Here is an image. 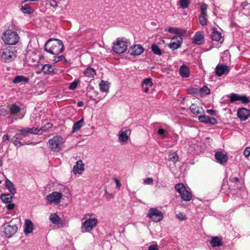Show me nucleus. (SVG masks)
<instances>
[{
  "label": "nucleus",
  "mask_w": 250,
  "mask_h": 250,
  "mask_svg": "<svg viewBox=\"0 0 250 250\" xmlns=\"http://www.w3.org/2000/svg\"><path fill=\"white\" fill-rule=\"evenodd\" d=\"M44 49L51 54L57 55L63 51L64 46L60 40L49 39L45 44Z\"/></svg>",
  "instance_id": "nucleus-1"
},
{
  "label": "nucleus",
  "mask_w": 250,
  "mask_h": 250,
  "mask_svg": "<svg viewBox=\"0 0 250 250\" xmlns=\"http://www.w3.org/2000/svg\"><path fill=\"white\" fill-rule=\"evenodd\" d=\"M17 57V51L14 47L8 46L0 49V60L3 62L9 63Z\"/></svg>",
  "instance_id": "nucleus-2"
},
{
  "label": "nucleus",
  "mask_w": 250,
  "mask_h": 250,
  "mask_svg": "<svg viewBox=\"0 0 250 250\" xmlns=\"http://www.w3.org/2000/svg\"><path fill=\"white\" fill-rule=\"evenodd\" d=\"M93 216L94 214L92 213H87L84 215L83 219L85 221L82 223L81 227L83 232H89L97 226L98 219L96 217H91Z\"/></svg>",
  "instance_id": "nucleus-3"
},
{
  "label": "nucleus",
  "mask_w": 250,
  "mask_h": 250,
  "mask_svg": "<svg viewBox=\"0 0 250 250\" xmlns=\"http://www.w3.org/2000/svg\"><path fill=\"white\" fill-rule=\"evenodd\" d=\"M1 38L5 43L14 45L18 42L20 37L16 32L8 29L2 33Z\"/></svg>",
  "instance_id": "nucleus-4"
},
{
  "label": "nucleus",
  "mask_w": 250,
  "mask_h": 250,
  "mask_svg": "<svg viewBox=\"0 0 250 250\" xmlns=\"http://www.w3.org/2000/svg\"><path fill=\"white\" fill-rule=\"evenodd\" d=\"M63 143L62 138L57 135L49 140L48 146L51 150L59 152L62 150Z\"/></svg>",
  "instance_id": "nucleus-5"
},
{
  "label": "nucleus",
  "mask_w": 250,
  "mask_h": 250,
  "mask_svg": "<svg viewBox=\"0 0 250 250\" xmlns=\"http://www.w3.org/2000/svg\"><path fill=\"white\" fill-rule=\"evenodd\" d=\"M176 191L179 193L181 198L185 201H189L192 199L191 192L187 189L183 183H179L175 186Z\"/></svg>",
  "instance_id": "nucleus-6"
},
{
  "label": "nucleus",
  "mask_w": 250,
  "mask_h": 250,
  "mask_svg": "<svg viewBox=\"0 0 250 250\" xmlns=\"http://www.w3.org/2000/svg\"><path fill=\"white\" fill-rule=\"evenodd\" d=\"M147 216L155 222H159L164 218V215L162 211L155 208H152L149 209Z\"/></svg>",
  "instance_id": "nucleus-7"
},
{
  "label": "nucleus",
  "mask_w": 250,
  "mask_h": 250,
  "mask_svg": "<svg viewBox=\"0 0 250 250\" xmlns=\"http://www.w3.org/2000/svg\"><path fill=\"white\" fill-rule=\"evenodd\" d=\"M9 109L11 115L16 120L22 119L25 115V111L15 104H12L10 105L9 106Z\"/></svg>",
  "instance_id": "nucleus-8"
},
{
  "label": "nucleus",
  "mask_w": 250,
  "mask_h": 250,
  "mask_svg": "<svg viewBox=\"0 0 250 250\" xmlns=\"http://www.w3.org/2000/svg\"><path fill=\"white\" fill-rule=\"evenodd\" d=\"M2 227L5 236L8 238L13 236L18 229L17 226L15 224H12L11 222L4 224Z\"/></svg>",
  "instance_id": "nucleus-9"
},
{
  "label": "nucleus",
  "mask_w": 250,
  "mask_h": 250,
  "mask_svg": "<svg viewBox=\"0 0 250 250\" xmlns=\"http://www.w3.org/2000/svg\"><path fill=\"white\" fill-rule=\"evenodd\" d=\"M127 42L123 40H118L113 44L112 49L118 54H122L125 53L127 48Z\"/></svg>",
  "instance_id": "nucleus-10"
},
{
  "label": "nucleus",
  "mask_w": 250,
  "mask_h": 250,
  "mask_svg": "<svg viewBox=\"0 0 250 250\" xmlns=\"http://www.w3.org/2000/svg\"><path fill=\"white\" fill-rule=\"evenodd\" d=\"M131 129L128 127L122 128L118 133V140L123 144H126L130 138Z\"/></svg>",
  "instance_id": "nucleus-11"
},
{
  "label": "nucleus",
  "mask_w": 250,
  "mask_h": 250,
  "mask_svg": "<svg viewBox=\"0 0 250 250\" xmlns=\"http://www.w3.org/2000/svg\"><path fill=\"white\" fill-rule=\"evenodd\" d=\"M62 197V195L61 193L53 191L46 196V199L50 204H58L60 203Z\"/></svg>",
  "instance_id": "nucleus-12"
},
{
  "label": "nucleus",
  "mask_w": 250,
  "mask_h": 250,
  "mask_svg": "<svg viewBox=\"0 0 250 250\" xmlns=\"http://www.w3.org/2000/svg\"><path fill=\"white\" fill-rule=\"evenodd\" d=\"M182 36V35H177L172 37L171 42L168 45V47L172 50H175L181 47L183 42Z\"/></svg>",
  "instance_id": "nucleus-13"
},
{
  "label": "nucleus",
  "mask_w": 250,
  "mask_h": 250,
  "mask_svg": "<svg viewBox=\"0 0 250 250\" xmlns=\"http://www.w3.org/2000/svg\"><path fill=\"white\" fill-rule=\"evenodd\" d=\"M237 115L241 121H246L250 116V110L242 107L238 110Z\"/></svg>",
  "instance_id": "nucleus-14"
},
{
  "label": "nucleus",
  "mask_w": 250,
  "mask_h": 250,
  "mask_svg": "<svg viewBox=\"0 0 250 250\" xmlns=\"http://www.w3.org/2000/svg\"><path fill=\"white\" fill-rule=\"evenodd\" d=\"M215 158L218 163L223 165L226 164L228 160L227 155L222 151L216 152L215 154Z\"/></svg>",
  "instance_id": "nucleus-15"
},
{
  "label": "nucleus",
  "mask_w": 250,
  "mask_h": 250,
  "mask_svg": "<svg viewBox=\"0 0 250 250\" xmlns=\"http://www.w3.org/2000/svg\"><path fill=\"white\" fill-rule=\"evenodd\" d=\"M215 72L217 76H221L229 72L228 67L225 64L219 63L216 67Z\"/></svg>",
  "instance_id": "nucleus-16"
},
{
  "label": "nucleus",
  "mask_w": 250,
  "mask_h": 250,
  "mask_svg": "<svg viewBox=\"0 0 250 250\" xmlns=\"http://www.w3.org/2000/svg\"><path fill=\"white\" fill-rule=\"evenodd\" d=\"M198 120L201 123L205 124H209L211 125H215L217 123V120L213 117H210L207 115L199 116Z\"/></svg>",
  "instance_id": "nucleus-17"
},
{
  "label": "nucleus",
  "mask_w": 250,
  "mask_h": 250,
  "mask_svg": "<svg viewBox=\"0 0 250 250\" xmlns=\"http://www.w3.org/2000/svg\"><path fill=\"white\" fill-rule=\"evenodd\" d=\"M144 51L143 47L140 44L134 45L132 46L129 52L131 55H139L141 54Z\"/></svg>",
  "instance_id": "nucleus-18"
},
{
  "label": "nucleus",
  "mask_w": 250,
  "mask_h": 250,
  "mask_svg": "<svg viewBox=\"0 0 250 250\" xmlns=\"http://www.w3.org/2000/svg\"><path fill=\"white\" fill-rule=\"evenodd\" d=\"M74 174H82L84 171V164L82 160L78 161L74 166L73 169Z\"/></svg>",
  "instance_id": "nucleus-19"
},
{
  "label": "nucleus",
  "mask_w": 250,
  "mask_h": 250,
  "mask_svg": "<svg viewBox=\"0 0 250 250\" xmlns=\"http://www.w3.org/2000/svg\"><path fill=\"white\" fill-rule=\"evenodd\" d=\"M33 229V224L30 220H25L24 224V232L25 234L31 233Z\"/></svg>",
  "instance_id": "nucleus-20"
},
{
  "label": "nucleus",
  "mask_w": 250,
  "mask_h": 250,
  "mask_svg": "<svg viewBox=\"0 0 250 250\" xmlns=\"http://www.w3.org/2000/svg\"><path fill=\"white\" fill-rule=\"evenodd\" d=\"M204 42L203 34L200 32H197L193 38V42L196 44H202Z\"/></svg>",
  "instance_id": "nucleus-21"
},
{
  "label": "nucleus",
  "mask_w": 250,
  "mask_h": 250,
  "mask_svg": "<svg viewBox=\"0 0 250 250\" xmlns=\"http://www.w3.org/2000/svg\"><path fill=\"white\" fill-rule=\"evenodd\" d=\"M56 70V67L50 64H44L42 68V71L44 74L53 73Z\"/></svg>",
  "instance_id": "nucleus-22"
},
{
  "label": "nucleus",
  "mask_w": 250,
  "mask_h": 250,
  "mask_svg": "<svg viewBox=\"0 0 250 250\" xmlns=\"http://www.w3.org/2000/svg\"><path fill=\"white\" fill-rule=\"evenodd\" d=\"M153 83L151 79L150 78L144 79L142 83V87L144 88V92L147 93L149 91V87L152 86Z\"/></svg>",
  "instance_id": "nucleus-23"
},
{
  "label": "nucleus",
  "mask_w": 250,
  "mask_h": 250,
  "mask_svg": "<svg viewBox=\"0 0 250 250\" xmlns=\"http://www.w3.org/2000/svg\"><path fill=\"white\" fill-rule=\"evenodd\" d=\"M189 108L192 113L195 115H198L204 113V110L201 106H198L194 104L190 105Z\"/></svg>",
  "instance_id": "nucleus-24"
},
{
  "label": "nucleus",
  "mask_w": 250,
  "mask_h": 250,
  "mask_svg": "<svg viewBox=\"0 0 250 250\" xmlns=\"http://www.w3.org/2000/svg\"><path fill=\"white\" fill-rule=\"evenodd\" d=\"M49 220L53 224L62 225V220L57 213H51L49 216Z\"/></svg>",
  "instance_id": "nucleus-25"
},
{
  "label": "nucleus",
  "mask_w": 250,
  "mask_h": 250,
  "mask_svg": "<svg viewBox=\"0 0 250 250\" xmlns=\"http://www.w3.org/2000/svg\"><path fill=\"white\" fill-rule=\"evenodd\" d=\"M29 79L28 77H24L22 75H17L13 80V83H27L29 82Z\"/></svg>",
  "instance_id": "nucleus-26"
},
{
  "label": "nucleus",
  "mask_w": 250,
  "mask_h": 250,
  "mask_svg": "<svg viewBox=\"0 0 250 250\" xmlns=\"http://www.w3.org/2000/svg\"><path fill=\"white\" fill-rule=\"evenodd\" d=\"M179 74L182 77H188L189 75L188 67L185 65H182L179 69Z\"/></svg>",
  "instance_id": "nucleus-27"
},
{
  "label": "nucleus",
  "mask_w": 250,
  "mask_h": 250,
  "mask_svg": "<svg viewBox=\"0 0 250 250\" xmlns=\"http://www.w3.org/2000/svg\"><path fill=\"white\" fill-rule=\"evenodd\" d=\"M211 37L212 40L219 42L222 39V33L218 31L213 30L211 33Z\"/></svg>",
  "instance_id": "nucleus-28"
},
{
  "label": "nucleus",
  "mask_w": 250,
  "mask_h": 250,
  "mask_svg": "<svg viewBox=\"0 0 250 250\" xmlns=\"http://www.w3.org/2000/svg\"><path fill=\"white\" fill-rule=\"evenodd\" d=\"M83 124H84L83 118H82L79 121L75 122L74 124V125L73 126L72 132H75L78 131L83 125Z\"/></svg>",
  "instance_id": "nucleus-29"
},
{
  "label": "nucleus",
  "mask_w": 250,
  "mask_h": 250,
  "mask_svg": "<svg viewBox=\"0 0 250 250\" xmlns=\"http://www.w3.org/2000/svg\"><path fill=\"white\" fill-rule=\"evenodd\" d=\"M107 81H102L100 83V90L102 92H108L109 91V85Z\"/></svg>",
  "instance_id": "nucleus-30"
},
{
  "label": "nucleus",
  "mask_w": 250,
  "mask_h": 250,
  "mask_svg": "<svg viewBox=\"0 0 250 250\" xmlns=\"http://www.w3.org/2000/svg\"><path fill=\"white\" fill-rule=\"evenodd\" d=\"M179 156L176 152H173L170 153L168 156V160L172 162L173 163L175 164L179 161Z\"/></svg>",
  "instance_id": "nucleus-31"
},
{
  "label": "nucleus",
  "mask_w": 250,
  "mask_h": 250,
  "mask_svg": "<svg viewBox=\"0 0 250 250\" xmlns=\"http://www.w3.org/2000/svg\"><path fill=\"white\" fill-rule=\"evenodd\" d=\"M23 133H25L26 132L27 134L31 133L33 134H37L38 133H40V130L38 128L32 127V128H23L22 131Z\"/></svg>",
  "instance_id": "nucleus-32"
},
{
  "label": "nucleus",
  "mask_w": 250,
  "mask_h": 250,
  "mask_svg": "<svg viewBox=\"0 0 250 250\" xmlns=\"http://www.w3.org/2000/svg\"><path fill=\"white\" fill-rule=\"evenodd\" d=\"M5 185L12 194L14 195L16 193V190L12 182L9 180H6Z\"/></svg>",
  "instance_id": "nucleus-33"
},
{
  "label": "nucleus",
  "mask_w": 250,
  "mask_h": 250,
  "mask_svg": "<svg viewBox=\"0 0 250 250\" xmlns=\"http://www.w3.org/2000/svg\"><path fill=\"white\" fill-rule=\"evenodd\" d=\"M199 21L201 25L204 26L207 24L208 15L207 14H200L199 16Z\"/></svg>",
  "instance_id": "nucleus-34"
},
{
  "label": "nucleus",
  "mask_w": 250,
  "mask_h": 250,
  "mask_svg": "<svg viewBox=\"0 0 250 250\" xmlns=\"http://www.w3.org/2000/svg\"><path fill=\"white\" fill-rule=\"evenodd\" d=\"M210 243L213 247H219L222 245L221 240L216 236L212 238Z\"/></svg>",
  "instance_id": "nucleus-35"
},
{
  "label": "nucleus",
  "mask_w": 250,
  "mask_h": 250,
  "mask_svg": "<svg viewBox=\"0 0 250 250\" xmlns=\"http://www.w3.org/2000/svg\"><path fill=\"white\" fill-rule=\"evenodd\" d=\"M84 74L86 77H93L96 74V71L94 68L89 67L85 69Z\"/></svg>",
  "instance_id": "nucleus-36"
},
{
  "label": "nucleus",
  "mask_w": 250,
  "mask_h": 250,
  "mask_svg": "<svg viewBox=\"0 0 250 250\" xmlns=\"http://www.w3.org/2000/svg\"><path fill=\"white\" fill-rule=\"evenodd\" d=\"M19 136V135H15L12 139L14 144L15 146L18 147H20L25 145L24 143H22L21 142V137H20Z\"/></svg>",
  "instance_id": "nucleus-37"
},
{
  "label": "nucleus",
  "mask_w": 250,
  "mask_h": 250,
  "mask_svg": "<svg viewBox=\"0 0 250 250\" xmlns=\"http://www.w3.org/2000/svg\"><path fill=\"white\" fill-rule=\"evenodd\" d=\"M199 94L201 96H204L210 94V90L207 86H204L202 88L199 89Z\"/></svg>",
  "instance_id": "nucleus-38"
},
{
  "label": "nucleus",
  "mask_w": 250,
  "mask_h": 250,
  "mask_svg": "<svg viewBox=\"0 0 250 250\" xmlns=\"http://www.w3.org/2000/svg\"><path fill=\"white\" fill-rule=\"evenodd\" d=\"M157 134L162 138H166L168 135V132L162 128H159L158 129Z\"/></svg>",
  "instance_id": "nucleus-39"
},
{
  "label": "nucleus",
  "mask_w": 250,
  "mask_h": 250,
  "mask_svg": "<svg viewBox=\"0 0 250 250\" xmlns=\"http://www.w3.org/2000/svg\"><path fill=\"white\" fill-rule=\"evenodd\" d=\"M151 50L156 55L160 56L162 55V51L157 44H153L151 46Z\"/></svg>",
  "instance_id": "nucleus-40"
},
{
  "label": "nucleus",
  "mask_w": 250,
  "mask_h": 250,
  "mask_svg": "<svg viewBox=\"0 0 250 250\" xmlns=\"http://www.w3.org/2000/svg\"><path fill=\"white\" fill-rule=\"evenodd\" d=\"M12 196L9 194H2L0 196V198L2 202L8 203H10L11 201Z\"/></svg>",
  "instance_id": "nucleus-41"
},
{
  "label": "nucleus",
  "mask_w": 250,
  "mask_h": 250,
  "mask_svg": "<svg viewBox=\"0 0 250 250\" xmlns=\"http://www.w3.org/2000/svg\"><path fill=\"white\" fill-rule=\"evenodd\" d=\"M21 11L24 14H31L33 12V9L27 5L21 6Z\"/></svg>",
  "instance_id": "nucleus-42"
},
{
  "label": "nucleus",
  "mask_w": 250,
  "mask_h": 250,
  "mask_svg": "<svg viewBox=\"0 0 250 250\" xmlns=\"http://www.w3.org/2000/svg\"><path fill=\"white\" fill-rule=\"evenodd\" d=\"M165 31H168L170 33H175V34H176V35H181V34L180 32V30L178 28H175V27H170L166 28L165 29Z\"/></svg>",
  "instance_id": "nucleus-43"
},
{
  "label": "nucleus",
  "mask_w": 250,
  "mask_h": 250,
  "mask_svg": "<svg viewBox=\"0 0 250 250\" xmlns=\"http://www.w3.org/2000/svg\"><path fill=\"white\" fill-rule=\"evenodd\" d=\"M60 61L66 62L65 58L63 55L56 56L54 57V59L52 60L53 63H56Z\"/></svg>",
  "instance_id": "nucleus-44"
},
{
  "label": "nucleus",
  "mask_w": 250,
  "mask_h": 250,
  "mask_svg": "<svg viewBox=\"0 0 250 250\" xmlns=\"http://www.w3.org/2000/svg\"><path fill=\"white\" fill-rule=\"evenodd\" d=\"M240 95L233 93L230 96V102L232 103L235 102L240 101Z\"/></svg>",
  "instance_id": "nucleus-45"
},
{
  "label": "nucleus",
  "mask_w": 250,
  "mask_h": 250,
  "mask_svg": "<svg viewBox=\"0 0 250 250\" xmlns=\"http://www.w3.org/2000/svg\"><path fill=\"white\" fill-rule=\"evenodd\" d=\"M179 3L181 7L186 8L188 6L189 0H180Z\"/></svg>",
  "instance_id": "nucleus-46"
},
{
  "label": "nucleus",
  "mask_w": 250,
  "mask_h": 250,
  "mask_svg": "<svg viewBox=\"0 0 250 250\" xmlns=\"http://www.w3.org/2000/svg\"><path fill=\"white\" fill-rule=\"evenodd\" d=\"M52 127V124L50 123L46 124L43 126L39 130H40V133H42L43 132L46 131L48 129Z\"/></svg>",
  "instance_id": "nucleus-47"
},
{
  "label": "nucleus",
  "mask_w": 250,
  "mask_h": 250,
  "mask_svg": "<svg viewBox=\"0 0 250 250\" xmlns=\"http://www.w3.org/2000/svg\"><path fill=\"white\" fill-rule=\"evenodd\" d=\"M240 101H241L243 104H248L250 102V100L246 96L240 95Z\"/></svg>",
  "instance_id": "nucleus-48"
},
{
  "label": "nucleus",
  "mask_w": 250,
  "mask_h": 250,
  "mask_svg": "<svg viewBox=\"0 0 250 250\" xmlns=\"http://www.w3.org/2000/svg\"><path fill=\"white\" fill-rule=\"evenodd\" d=\"M207 5L206 4H202L200 6L201 13L207 14Z\"/></svg>",
  "instance_id": "nucleus-49"
},
{
  "label": "nucleus",
  "mask_w": 250,
  "mask_h": 250,
  "mask_svg": "<svg viewBox=\"0 0 250 250\" xmlns=\"http://www.w3.org/2000/svg\"><path fill=\"white\" fill-rule=\"evenodd\" d=\"M188 92L190 94H196L199 93V89L197 88H190L188 89Z\"/></svg>",
  "instance_id": "nucleus-50"
},
{
  "label": "nucleus",
  "mask_w": 250,
  "mask_h": 250,
  "mask_svg": "<svg viewBox=\"0 0 250 250\" xmlns=\"http://www.w3.org/2000/svg\"><path fill=\"white\" fill-rule=\"evenodd\" d=\"M78 83V82H77L76 81L72 82L71 83H70L69 86V89L74 90L75 89H76V87H77Z\"/></svg>",
  "instance_id": "nucleus-51"
},
{
  "label": "nucleus",
  "mask_w": 250,
  "mask_h": 250,
  "mask_svg": "<svg viewBox=\"0 0 250 250\" xmlns=\"http://www.w3.org/2000/svg\"><path fill=\"white\" fill-rule=\"evenodd\" d=\"M243 154L244 156L248 158L249 156H250V147H247L246 148V149L244 150L243 152Z\"/></svg>",
  "instance_id": "nucleus-52"
},
{
  "label": "nucleus",
  "mask_w": 250,
  "mask_h": 250,
  "mask_svg": "<svg viewBox=\"0 0 250 250\" xmlns=\"http://www.w3.org/2000/svg\"><path fill=\"white\" fill-rule=\"evenodd\" d=\"M8 114V111L3 107H0V115L6 116Z\"/></svg>",
  "instance_id": "nucleus-53"
},
{
  "label": "nucleus",
  "mask_w": 250,
  "mask_h": 250,
  "mask_svg": "<svg viewBox=\"0 0 250 250\" xmlns=\"http://www.w3.org/2000/svg\"><path fill=\"white\" fill-rule=\"evenodd\" d=\"M153 182V180L152 178H147L144 180V183L146 185H150Z\"/></svg>",
  "instance_id": "nucleus-54"
},
{
  "label": "nucleus",
  "mask_w": 250,
  "mask_h": 250,
  "mask_svg": "<svg viewBox=\"0 0 250 250\" xmlns=\"http://www.w3.org/2000/svg\"><path fill=\"white\" fill-rule=\"evenodd\" d=\"M148 250H159L157 244L151 245L148 247Z\"/></svg>",
  "instance_id": "nucleus-55"
},
{
  "label": "nucleus",
  "mask_w": 250,
  "mask_h": 250,
  "mask_svg": "<svg viewBox=\"0 0 250 250\" xmlns=\"http://www.w3.org/2000/svg\"><path fill=\"white\" fill-rule=\"evenodd\" d=\"M22 130H23V129H20V130H19L20 133H17V134H16V135H19V136L20 137H21V140L23 138H24V137H26V135H27V133H26V132H25V133H23V132H22Z\"/></svg>",
  "instance_id": "nucleus-56"
},
{
  "label": "nucleus",
  "mask_w": 250,
  "mask_h": 250,
  "mask_svg": "<svg viewBox=\"0 0 250 250\" xmlns=\"http://www.w3.org/2000/svg\"><path fill=\"white\" fill-rule=\"evenodd\" d=\"M49 5L54 8L57 7L58 6V4L56 1L54 0H50L49 1Z\"/></svg>",
  "instance_id": "nucleus-57"
},
{
  "label": "nucleus",
  "mask_w": 250,
  "mask_h": 250,
  "mask_svg": "<svg viewBox=\"0 0 250 250\" xmlns=\"http://www.w3.org/2000/svg\"><path fill=\"white\" fill-rule=\"evenodd\" d=\"M176 217L177 218L181 220H184L186 219L185 215L182 213H179L176 215Z\"/></svg>",
  "instance_id": "nucleus-58"
},
{
  "label": "nucleus",
  "mask_w": 250,
  "mask_h": 250,
  "mask_svg": "<svg viewBox=\"0 0 250 250\" xmlns=\"http://www.w3.org/2000/svg\"><path fill=\"white\" fill-rule=\"evenodd\" d=\"M114 181L116 182L117 187L119 189L121 187V184L120 181L118 179H116V178L114 179Z\"/></svg>",
  "instance_id": "nucleus-59"
},
{
  "label": "nucleus",
  "mask_w": 250,
  "mask_h": 250,
  "mask_svg": "<svg viewBox=\"0 0 250 250\" xmlns=\"http://www.w3.org/2000/svg\"><path fill=\"white\" fill-rule=\"evenodd\" d=\"M15 207V205L13 204H9L6 206V208L8 210H11L13 209Z\"/></svg>",
  "instance_id": "nucleus-60"
},
{
  "label": "nucleus",
  "mask_w": 250,
  "mask_h": 250,
  "mask_svg": "<svg viewBox=\"0 0 250 250\" xmlns=\"http://www.w3.org/2000/svg\"><path fill=\"white\" fill-rule=\"evenodd\" d=\"M207 112L211 115H216L215 110H214L213 109H208L207 110Z\"/></svg>",
  "instance_id": "nucleus-61"
},
{
  "label": "nucleus",
  "mask_w": 250,
  "mask_h": 250,
  "mask_svg": "<svg viewBox=\"0 0 250 250\" xmlns=\"http://www.w3.org/2000/svg\"><path fill=\"white\" fill-rule=\"evenodd\" d=\"M9 139V136L7 135H4L2 137V141L4 142L8 141Z\"/></svg>",
  "instance_id": "nucleus-62"
},
{
  "label": "nucleus",
  "mask_w": 250,
  "mask_h": 250,
  "mask_svg": "<svg viewBox=\"0 0 250 250\" xmlns=\"http://www.w3.org/2000/svg\"><path fill=\"white\" fill-rule=\"evenodd\" d=\"M77 105L79 107H82L83 106L84 104L82 101H80L78 102Z\"/></svg>",
  "instance_id": "nucleus-63"
},
{
  "label": "nucleus",
  "mask_w": 250,
  "mask_h": 250,
  "mask_svg": "<svg viewBox=\"0 0 250 250\" xmlns=\"http://www.w3.org/2000/svg\"><path fill=\"white\" fill-rule=\"evenodd\" d=\"M232 182H237L239 181V178L238 177H235L231 179Z\"/></svg>",
  "instance_id": "nucleus-64"
}]
</instances>
